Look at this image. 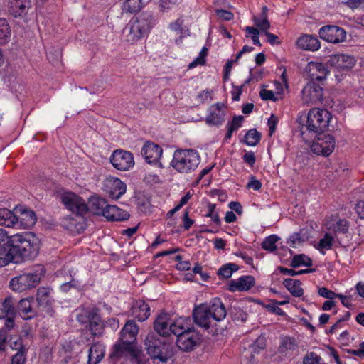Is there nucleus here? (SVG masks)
<instances>
[{"mask_svg": "<svg viewBox=\"0 0 364 364\" xmlns=\"http://www.w3.org/2000/svg\"><path fill=\"white\" fill-rule=\"evenodd\" d=\"M40 240L34 234H16L11 240V255L6 258V262L21 263L26 259H33L39 253Z\"/></svg>", "mask_w": 364, "mask_h": 364, "instance_id": "1", "label": "nucleus"}, {"mask_svg": "<svg viewBox=\"0 0 364 364\" xmlns=\"http://www.w3.org/2000/svg\"><path fill=\"white\" fill-rule=\"evenodd\" d=\"M226 314L225 306L219 299H214L210 306L202 304L196 307L193 313L196 323L205 329L213 328Z\"/></svg>", "mask_w": 364, "mask_h": 364, "instance_id": "2", "label": "nucleus"}, {"mask_svg": "<svg viewBox=\"0 0 364 364\" xmlns=\"http://www.w3.org/2000/svg\"><path fill=\"white\" fill-rule=\"evenodd\" d=\"M331 113L326 109L313 108L307 114L306 124L301 127V135L304 141L309 139L306 132L311 134L310 138L315 134L323 133L328 127Z\"/></svg>", "mask_w": 364, "mask_h": 364, "instance_id": "3", "label": "nucleus"}, {"mask_svg": "<svg viewBox=\"0 0 364 364\" xmlns=\"http://www.w3.org/2000/svg\"><path fill=\"white\" fill-rule=\"evenodd\" d=\"M153 23V17L149 14L144 13L133 18L123 30L127 41L134 42L139 40L150 31Z\"/></svg>", "mask_w": 364, "mask_h": 364, "instance_id": "4", "label": "nucleus"}, {"mask_svg": "<svg viewBox=\"0 0 364 364\" xmlns=\"http://www.w3.org/2000/svg\"><path fill=\"white\" fill-rule=\"evenodd\" d=\"M200 157L193 149H179L173 154L171 161L172 167L181 173H188L193 171L198 166Z\"/></svg>", "mask_w": 364, "mask_h": 364, "instance_id": "5", "label": "nucleus"}, {"mask_svg": "<svg viewBox=\"0 0 364 364\" xmlns=\"http://www.w3.org/2000/svg\"><path fill=\"white\" fill-rule=\"evenodd\" d=\"M141 354V351L136 348L135 343L127 339L122 340V338H119L113 346L110 357L112 358H119L123 356H129L133 363L139 364Z\"/></svg>", "mask_w": 364, "mask_h": 364, "instance_id": "6", "label": "nucleus"}, {"mask_svg": "<svg viewBox=\"0 0 364 364\" xmlns=\"http://www.w3.org/2000/svg\"><path fill=\"white\" fill-rule=\"evenodd\" d=\"M147 353L154 359H159L166 363L169 355L164 351L166 350L168 345L162 341L159 336L154 333H149L144 341Z\"/></svg>", "mask_w": 364, "mask_h": 364, "instance_id": "7", "label": "nucleus"}, {"mask_svg": "<svg viewBox=\"0 0 364 364\" xmlns=\"http://www.w3.org/2000/svg\"><path fill=\"white\" fill-rule=\"evenodd\" d=\"M41 277L36 272H28L12 278L9 286L13 291L22 292L35 288L40 282Z\"/></svg>", "mask_w": 364, "mask_h": 364, "instance_id": "8", "label": "nucleus"}, {"mask_svg": "<svg viewBox=\"0 0 364 364\" xmlns=\"http://www.w3.org/2000/svg\"><path fill=\"white\" fill-rule=\"evenodd\" d=\"M316 135V138L311 146V151L317 155L329 156L335 149L334 137L331 134L323 133Z\"/></svg>", "mask_w": 364, "mask_h": 364, "instance_id": "9", "label": "nucleus"}, {"mask_svg": "<svg viewBox=\"0 0 364 364\" xmlns=\"http://www.w3.org/2000/svg\"><path fill=\"white\" fill-rule=\"evenodd\" d=\"M60 200L68 210L77 215H83L88 211L85 201L73 192L63 193L60 195Z\"/></svg>", "mask_w": 364, "mask_h": 364, "instance_id": "10", "label": "nucleus"}, {"mask_svg": "<svg viewBox=\"0 0 364 364\" xmlns=\"http://www.w3.org/2000/svg\"><path fill=\"white\" fill-rule=\"evenodd\" d=\"M302 102L304 105H312L323 100V90L315 82H309L302 90Z\"/></svg>", "mask_w": 364, "mask_h": 364, "instance_id": "11", "label": "nucleus"}, {"mask_svg": "<svg viewBox=\"0 0 364 364\" xmlns=\"http://www.w3.org/2000/svg\"><path fill=\"white\" fill-rule=\"evenodd\" d=\"M112 166L119 171H127L134 165L133 154L122 149L115 150L110 158Z\"/></svg>", "mask_w": 364, "mask_h": 364, "instance_id": "12", "label": "nucleus"}, {"mask_svg": "<svg viewBox=\"0 0 364 364\" xmlns=\"http://www.w3.org/2000/svg\"><path fill=\"white\" fill-rule=\"evenodd\" d=\"M200 338L199 334L192 328L186 333L177 338L176 345L183 351H191L199 345Z\"/></svg>", "mask_w": 364, "mask_h": 364, "instance_id": "13", "label": "nucleus"}, {"mask_svg": "<svg viewBox=\"0 0 364 364\" xmlns=\"http://www.w3.org/2000/svg\"><path fill=\"white\" fill-rule=\"evenodd\" d=\"M320 37L326 41L337 43L346 39V31L336 26H323L319 30Z\"/></svg>", "mask_w": 364, "mask_h": 364, "instance_id": "14", "label": "nucleus"}, {"mask_svg": "<svg viewBox=\"0 0 364 364\" xmlns=\"http://www.w3.org/2000/svg\"><path fill=\"white\" fill-rule=\"evenodd\" d=\"M225 105L218 102L209 107V113L206 116L205 122L210 126L219 127L225 122Z\"/></svg>", "mask_w": 364, "mask_h": 364, "instance_id": "15", "label": "nucleus"}, {"mask_svg": "<svg viewBox=\"0 0 364 364\" xmlns=\"http://www.w3.org/2000/svg\"><path fill=\"white\" fill-rule=\"evenodd\" d=\"M16 311L24 320H29L34 318L38 314L34 298L29 296L21 299L18 303Z\"/></svg>", "mask_w": 364, "mask_h": 364, "instance_id": "16", "label": "nucleus"}, {"mask_svg": "<svg viewBox=\"0 0 364 364\" xmlns=\"http://www.w3.org/2000/svg\"><path fill=\"white\" fill-rule=\"evenodd\" d=\"M353 56L346 54H335L330 56L328 64L338 71L351 69L355 64Z\"/></svg>", "mask_w": 364, "mask_h": 364, "instance_id": "17", "label": "nucleus"}, {"mask_svg": "<svg viewBox=\"0 0 364 364\" xmlns=\"http://www.w3.org/2000/svg\"><path fill=\"white\" fill-rule=\"evenodd\" d=\"M12 240L13 236L9 237L5 230L0 228V267L9 264L6 258L11 255Z\"/></svg>", "mask_w": 364, "mask_h": 364, "instance_id": "18", "label": "nucleus"}, {"mask_svg": "<svg viewBox=\"0 0 364 364\" xmlns=\"http://www.w3.org/2000/svg\"><path fill=\"white\" fill-rule=\"evenodd\" d=\"M107 193L112 199H118L126 192V185L117 178H108L105 182Z\"/></svg>", "mask_w": 364, "mask_h": 364, "instance_id": "19", "label": "nucleus"}, {"mask_svg": "<svg viewBox=\"0 0 364 364\" xmlns=\"http://www.w3.org/2000/svg\"><path fill=\"white\" fill-rule=\"evenodd\" d=\"M162 149L158 144L146 142L141 150V154L149 164L156 163L162 154Z\"/></svg>", "mask_w": 364, "mask_h": 364, "instance_id": "20", "label": "nucleus"}, {"mask_svg": "<svg viewBox=\"0 0 364 364\" xmlns=\"http://www.w3.org/2000/svg\"><path fill=\"white\" fill-rule=\"evenodd\" d=\"M307 72L311 78L310 82L322 81L323 80L328 70L326 65L322 63L310 62L307 66Z\"/></svg>", "mask_w": 364, "mask_h": 364, "instance_id": "21", "label": "nucleus"}, {"mask_svg": "<svg viewBox=\"0 0 364 364\" xmlns=\"http://www.w3.org/2000/svg\"><path fill=\"white\" fill-rule=\"evenodd\" d=\"M255 283V278L252 276H243L236 280H231L228 289L232 292L248 291Z\"/></svg>", "mask_w": 364, "mask_h": 364, "instance_id": "22", "label": "nucleus"}, {"mask_svg": "<svg viewBox=\"0 0 364 364\" xmlns=\"http://www.w3.org/2000/svg\"><path fill=\"white\" fill-rule=\"evenodd\" d=\"M50 291V289L42 287L37 289L36 294L38 307L48 313L51 311V306L53 304Z\"/></svg>", "mask_w": 364, "mask_h": 364, "instance_id": "23", "label": "nucleus"}, {"mask_svg": "<svg viewBox=\"0 0 364 364\" xmlns=\"http://www.w3.org/2000/svg\"><path fill=\"white\" fill-rule=\"evenodd\" d=\"M30 0H10L9 2V12L15 18L25 16L31 7Z\"/></svg>", "mask_w": 364, "mask_h": 364, "instance_id": "24", "label": "nucleus"}, {"mask_svg": "<svg viewBox=\"0 0 364 364\" xmlns=\"http://www.w3.org/2000/svg\"><path fill=\"white\" fill-rule=\"evenodd\" d=\"M131 314L139 321H144L150 316V306L144 300H136L132 306Z\"/></svg>", "mask_w": 364, "mask_h": 364, "instance_id": "25", "label": "nucleus"}, {"mask_svg": "<svg viewBox=\"0 0 364 364\" xmlns=\"http://www.w3.org/2000/svg\"><path fill=\"white\" fill-rule=\"evenodd\" d=\"M16 211L20 212V215L17 216L18 223L16 226L23 228H30L35 225L36 217L33 210L28 209H16Z\"/></svg>", "mask_w": 364, "mask_h": 364, "instance_id": "26", "label": "nucleus"}, {"mask_svg": "<svg viewBox=\"0 0 364 364\" xmlns=\"http://www.w3.org/2000/svg\"><path fill=\"white\" fill-rule=\"evenodd\" d=\"M326 228L331 235L335 236L338 233L345 234L348 232L349 223L344 219L331 218L326 223Z\"/></svg>", "mask_w": 364, "mask_h": 364, "instance_id": "27", "label": "nucleus"}, {"mask_svg": "<svg viewBox=\"0 0 364 364\" xmlns=\"http://www.w3.org/2000/svg\"><path fill=\"white\" fill-rule=\"evenodd\" d=\"M192 328L191 319L189 317H180L171 323L170 333H173L178 338L179 336L186 333Z\"/></svg>", "mask_w": 364, "mask_h": 364, "instance_id": "28", "label": "nucleus"}, {"mask_svg": "<svg viewBox=\"0 0 364 364\" xmlns=\"http://www.w3.org/2000/svg\"><path fill=\"white\" fill-rule=\"evenodd\" d=\"M296 45L303 50L311 51L318 50L321 47L318 39L311 35H304L301 36L297 40Z\"/></svg>", "mask_w": 364, "mask_h": 364, "instance_id": "29", "label": "nucleus"}, {"mask_svg": "<svg viewBox=\"0 0 364 364\" xmlns=\"http://www.w3.org/2000/svg\"><path fill=\"white\" fill-rule=\"evenodd\" d=\"M168 315L167 314H161L156 318L154 328L161 336H168L170 335L171 324L168 325Z\"/></svg>", "mask_w": 364, "mask_h": 364, "instance_id": "30", "label": "nucleus"}, {"mask_svg": "<svg viewBox=\"0 0 364 364\" xmlns=\"http://www.w3.org/2000/svg\"><path fill=\"white\" fill-rule=\"evenodd\" d=\"M104 217L109 220L120 221L128 219L129 215L127 212L119 208L116 205L107 204Z\"/></svg>", "mask_w": 364, "mask_h": 364, "instance_id": "31", "label": "nucleus"}, {"mask_svg": "<svg viewBox=\"0 0 364 364\" xmlns=\"http://www.w3.org/2000/svg\"><path fill=\"white\" fill-rule=\"evenodd\" d=\"M139 333V327L132 320H129L121 331L122 340H126L135 343L136 335Z\"/></svg>", "mask_w": 364, "mask_h": 364, "instance_id": "32", "label": "nucleus"}, {"mask_svg": "<svg viewBox=\"0 0 364 364\" xmlns=\"http://www.w3.org/2000/svg\"><path fill=\"white\" fill-rule=\"evenodd\" d=\"M105 356V346L95 343L89 349L88 364H98Z\"/></svg>", "mask_w": 364, "mask_h": 364, "instance_id": "33", "label": "nucleus"}, {"mask_svg": "<svg viewBox=\"0 0 364 364\" xmlns=\"http://www.w3.org/2000/svg\"><path fill=\"white\" fill-rule=\"evenodd\" d=\"M107 204V202L102 198L92 197L90 200V208H88V210L90 209L95 215L104 216Z\"/></svg>", "mask_w": 364, "mask_h": 364, "instance_id": "34", "label": "nucleus"}, {"mask_svg": "<svg viewBox=\"0 0 364 364\" xmlns=\"http://www.w3.org/2000/svg\"><path fill=\"white\" fill-rule=\"evenodd\" d=\"M284 286L295 297H301L304 294L301 282L298 279H285L283 281Z\"/></svg>", "mask_w": 364, "mask_h": 364, "instance_id": "35", "label": "nucleus"}, {"mask_svg": "<svg viewBox=\"0 0 364 364\" xmlns=\"http://www.w3.org/2000/svg\"><path fill=\"white\" fill-rule=\"evenodd\" d=\"M18 223L17 215L6 208L0 209V225L9 228L16 227Z\"/></svg>", "mask_w": 364, "mask_h": 364, "instance_id": "36", "label": "nucleus"}, {"mask_svg": "<svg viewBox=\"0 0 364 364\" xmlns=\"http://www.w3.org/2000/svg\"><path fill=\"white\" fill-rule=\"evenodd\" d=\"M11 31L7 20L0 18V45H5L10 41Z\"/></svg>", "mask_w": 364, "mask_h": 364, "instance_id": "37", "label": "nucleus"}, {"mask_svg": "<svg viewBox=\"0 0 364 364\" xmlns=\"http://www.w3.org/2000/svg\"><path fill=\"white\" fill-rule=\"evenodd\" d=\"M89 328L92 335L100 336L102 333L103 323H102L99 315L97 311L94 313L89 321Z\"/></svg>", "mask_w": 364, "mask_h": 364, "instance_id": "38", "label": "nucleus"}, {"mask_svg": "<svg viewBox=\"0 0 364 364\" xmlns=\"http://www.w3.org/2000/svg\"><path fill=\"white\" fill-rule=\"evenodd\" d=\"M142 7L141 0H125L123 3L122 11L126 13H136Z\"/></svg>", "mask_w": 364, "mask_h": 364, "instance_id": "39", "label": "nucleus"}, {"mask_svg": "<svg viewBox=\"0 0 364 364\" xmlns=\"http://www.w3.org/2000/svg\"><path fill=\"white\" fill-rule=\"evenodd\" d=\"M1 304L4 316L14 313L16 301L13 296H6L4 300H1Z\"/></svg>", "mask_w": 364, "mask_h": 364, "instance_id": "40", "label": "nucleus"}, {"mask_svg": "<svg viewBox=\"0 0 364 364\" xmlns=\"http://www.w3.org/2000/svg\"><path fill=\"white\" fill-rule=\"evenodd\" d=\"M261 139V134L255 129L249 130L245 136V142L249 146L257 145Z\"/></svg>", "mask_w": 364, "mask_h": 364, "instance_id": "41", "label": "nucleus"}, {"mask_svg": "<svg viewBox=\"0 0 364 364\" xmlns=\"http://www.w3.org/2000/svg\"><path fill=\"white\" fill-rule=\"evenodd\" d=\"M311 264V259L304 255H296L294 256L291 262V266L294 268L301 265L310 267Z\"/></svg>", "mask_w": 364, "mask_h": 364, "instance_id": "42", "label": "nucleus"}, {"mask_svg": "<svg viewBox=\"0 0 364 364\" xmlns=\"http://www.w3.org/2000/svg\"><path fill=\"white\" fill-rule=\"evenodd\" d=\"M307 240V237L304 230H300L299 232L294 233L289 239L288 243L292 247H296L297 245L305 242Z\"/></svg>", "mask_w": 364, "mask_h": 364, "instance_id": "43", "label": "nucleus"}, {"mask_svg": "<svg viewBox=\"0 0 364 364\" xmlns=\"http://www.w3.org/2000/svg\"><path fill=\"white\" fill-rule=\"evenodd\" d=\"M278 240L279 237L277 236L270 235L262 242V247L265 250L273 252L277 250L276 242Z\"/></svg>", "mask_w": 364, "mask_h": 364, "instance_id": "44", "label": "nucleus"}, {"mask_svg": "<svg viewBox=\"0 0 364 364\" xmlns=\"http://www.w3.org/2000/svg\"><path fill=\"white\" fill-rule=\"evenodd\" d=\"M334 241V235H331L330 232L325 233L323 238L321 239L318 242L319 249L330 250L333 246Z\"/></svg>", "mask_w": 364, "mask_h": 364, "instance_id": "45", "label": "nucleus"}, {"mask_svg": "<svg viewBox=\"0 0 364 364\" xmlns=\"http://www.w3.org/2000/svg\"><path fill=\"white\" fill-rule=\"evenodd\" d=\"M255 26L262 32L266 33L270 28V23L267 20L266 14H262V18L254 17Z\"/></svg>", "mask_w": 364, "mask_h": 364, "instance_id": "46", "label": "nucleus"}, {"mask_svg": "<svg viewBox=\"0 0 364 364\" xmlns=\"http://www.w3.org/2000/svg\"><path fill=\"white\" fill-rule=\"evenodd\" d=\"M237 270V266L234 264H227L218 269V274L223 278H230L233 272Z\"/></svg>", "mask_w": 364, "mask_h": 364, "instance_id": "47", "label": "nucleus"}, {"mask_svg": "<svg viewBox=\"0 0 364 364\" xmlns=\"http://www.w3.org/2000/svg\"><path fill=\"white\" fill-rule=\"evenodd\" d=\"M9 347L12 350H16L18 351L26 350L25 348L22 344V338L18 335H11L9 337Z\"/></svg>", "mask_w": 364, "mask_h": 364, "instance_id": "48", "label": "nucleus"}, {"mask_svg": "<svg viewBox=\"0 0 364 364\" xmlns=\"http://www.w3.org/2000/svg\"><path fill=\"white\" fill-rule=\"evenodd\" d=\"M297 347L295 340L292 338H284L279 346L281 353H284L287 350H294Z\"/></svg>", "mask_w": 364, "mask_h": 364, "instance_id": "49", "label": "nucleus"}, {"mask_svg": "<svg viewBox=\"0 0 364 364\" xmlns=\"http://www.w3.org/2000/svg\"><path fill=\"white\" fill-rule=\"evenodd\" d=\"M208 55V48L203 47L199 53V55L192 63L188 65L189 69H193L197 65H203L205 63V57Z\"/></svg>", "mask_w": 364, "mask_h": 364, "instance_id": "50", "label": "nucleus"}, {"mask_svg": "<svg viewBox=\"0 0 364 364\" xmlns=\"http://www.w3.org/2000/svg\"><path fill=\"white\" fill-rule=\"evenodd\" d=\"M182 0H160L159 8L162 12L168 11L173 7L181 4Z\"/></svg>", "mask_w": 364, "mask_h": 364, "instance_id": "51", "label": "nucleus"}, {"mask_svg": "<svg viewBox=\"0 0 364 364\" xmlns=\"http://www.w3.org/2000/svg\"><path fill=\"white\" fill-rule=\"evenodd\" d=\"M95 312L94 309H82L81 313L77 315V321L82 323H88Z\"/></svg>", "mask_w": 364, "mask_h": 364, "instance_id": "52", "label": "nucleus"}, {"mask_svg": "<svg viewBox=\"0 0 364 364\" xmlns=\"http://www.w3.org/2000/svg\"><path fill=\"white\" fill-rule=\"evenodd\" d=\"M11 335L6 332L5 330H0V351H6L7 347H9V337Z\"/></svg>", "mask_w": 364, "mask_h": 364, "instance_id": "53", "label": "nucleus"}, {"mask_svg": "<svg viewBox=\"0 0 364 364\" xmlns=\"http://www.w3.org/2000/svg\"><path fill=\"white\" fill-rule=\"evenodd\" d=\"M343 4L352 10L364 9V0H346Z\"/></svg>", "mask_w": 364, "mask_h": 364, "instance_id": "54", "label": "nucleus"}, {"mask_svg": "<svg viewBox=\"0 0 364 364\" xmlns=\"http://www.w3.org/2000/svg\"><path fill=\"white\" fill-rule=\"evenodd\" d=\"M243 120L244 117L242 116H235L231 122H228L227 127L231 128L232 130L236 131L242 126Z\"/></svg>", "mask_w": 364, "mask_h": 364, "instance_id": "55", "label": "nucleus"}, {"mask_svg": "<svg viewBox=\"0 0 364 364\" xmlns=\"http://www.w3.org/2000/svg\"><path fill=\"white\" fill-rule=\"evenodd\" d=\"M318 293L319 296L328 299H333L336 298L338 294L327 289L326 287L318 288Z\"/></svg>", "mask_w": 364, "mask_h": 364, "instance_id": "56", "label": "nucleus"}, {"mask_svg": "<svg viewBox=\"0 0 364 364\" xmlns=\"http://www.w3.org/2000/svg\"><path fill=\"white\" fill-rule=\"evenodd\" d=\"M321 358L314 353L306 355L304 359V364H323L321 362Z\"/></svg>", "mask_w": 364, "mask_h": 364, "instance_id": "57", "label": "nucleus"}, {"mask_svg": "<svg viewBox=\"0 0 364 364\" xmlns=\"http://www.w3.org/2000/svg\"><path fill=\"white\" fill-rule=\"evenodd\" d=\"M26 350L18 351L12 358L11 364H25Z\"/></svg>", "mask_w": 364, "mask_h": 364, "instance_id": "58", "label": "nucleus"}, {"mask_svg": "<svg viewBox=\"0 0 364 364\" xmlns=\"http://www.w3.org/2000/svg\"><path fill=\"white\" fill-rule=\"evenodd\" d=\"M265 308L270 312L276 314L277 315H284V311L279 308L274 300H272L270 303L265 306Z\"/></svg>", "mask_w": 364, "mask_h": 364, "instance_id": "59", "label": "nucleus"}, {"mask_svg": "<svg viewBox=\"0 0 364 364\" xmlns=\"http://www.w3.org/2000/svg\"><path fill=\"white\" fill-rule=\"evenodd\" d=\"M262 183L259 180H257L255 176H251L250 181L247 184V188L253 189L255 191H258L261 188Z\"/></svg>", "mask_w": 364, "mask_h": 364, "instance_id": "60", "label": "nucleus"}, {"mask_svg": "<svg viewBox=\"0 0 364 364\" xmlns=\"http://www.w3.org/2000/svg\"><path fill=\"white\" fill-rule=\"evenodd\" d=\"M278 123V119L274 114H272L270 118L268 119L269 127V135L272 136L276 130V127Z\"/></svg>", "mask_w": 364, "mask_h": 364, "instance_id": "61", "label": "nucleus"}, {"mask_svg": "<svg viewBox=\"0 0 364 364\" xmlns=\"http://www.w3.org/2000/svg\"><path fill=\"white\" fill-rule=\"evenodd\" d=\"M14 327V320L13 317L6 316L4 318V326L2 327L0 330H5L6 332L9 333V331L13 329Z\"/></svg>", "mask_w": 364, "mask_h": 364, "instance_id": "62", "label": "nucleus"}, {"mask_svg": "<svg viewBox=\"0 0 364 364\" xmlns=\"http://www.w3.org/2000/svg\"><path fill=\"white\" fill-rule=\"evenodd\" d=\"M259 95H260L261 98L264 100H273V101L276 100V99L274 97V94L272 90L262 89L260 91Z\"/></svg>", "mask_w": 364, "mask_h": 364, "instance_id": "63", "label": "nucleus"}, {"mask_svg": "<svg viewBox=\"0 0 364 364\" xmlns=\"http://www.w3.org/2000/svg\"><path fill=\"white\" fill-rule=\"evenodd\" d=\"M243 160L246 164H249L252 167L256 161L255 155L252 151L247 152L243 156Z\"/></svg>", "mask_w": 364, "mask_h": 364, "instance_id": "64", "label": "nucleus"}]
</instances>
